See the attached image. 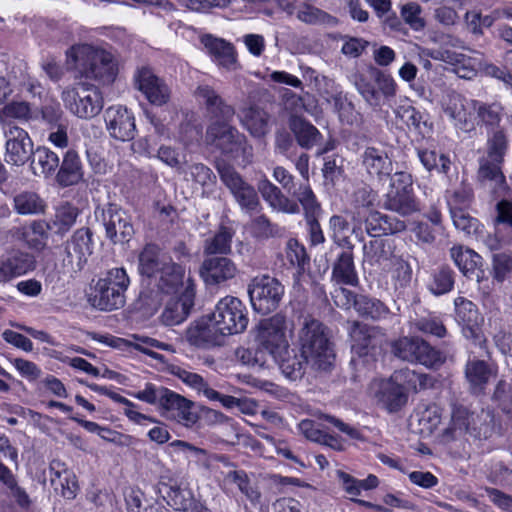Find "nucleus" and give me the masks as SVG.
Segmentation results:
<instances>
[{"label": "nucleus", "instance_id": "nucleus-11", "mask_svg": "<svg viewBox=\"0 0 512 512\" xmlns=\"http://www.w3.org/2000/svg\"><path fill=\"white\" fill-rule=\"evenodd\" d=\"M211 318L216 320L219 329L226 335L242 333L248 325L245 305L233 296L222 298L211 313Z\"/></svg>", "mask_w": 512, "mask_h": 512}, {"label": "nucleus", "instance_id": "nucleus-50", "mask_svg": "<svg viewBox=\"0 0 512 512\" xmlns=\"http://www.w3.org/2000/svg\"><path fill=\"white\" fill-rule=\"evenodd\" d=\"M355 310L360 316L373 320L386 318L389 314V309L383 302L366 295H360V298L356 301Z\"/></svg>", "mask_w": 512, "mask_h": 512}, {"label": "nucleus", "instance_id": "nucleus-35", "mask_svg": "<svg viewBox=\"0 0 512 512\" xmlns=\"http://www.w3.org/2000/svg\"><path fill=\"white\" fill-rule=\"evenodd\" d=\"M240 121L253 137H263L269 132V114L258 106L241 110Z\"/></svg>", "mask_w": 512, "mask_h": 512}, {"label": "nucleus", "instance_id": "nucleus-33", "mask_svg": "<svg viewBox=\"0 0 512 512\" xmlns=\"http://www.w3.org/2000/svg\"><path fill=\"white\" fill-rule=\"evenodd\" d=\"M362 164L369 175L383 180L392 172V162L384 150L367 147L362 155Z\"/></svg>", "mask_w": 512, "mask_h": 512}, {"label": "nucleus", "instance_id": "nucleus-58", "mask_svg": "<svg viewBox=\"0 0 512 512\" xmlns=\"http://www.w3.org/2000/svg\"><path fill=\"white\" fill-rule=\"evenodd\" d=\"M5 258L13 278L23 275L35 267L34 256L27 252L15 251Z\"/></svg>", "mask_w": 512, "mask_h": 512}, {"label": "nucleus", "instance_id": "nucleus-28", "mask_svg": "<svg viewBox=\"0 0 512 512\" xmlns=\"http://www.w3.org/2000/svg\"><path fill=\"white\" fill-rule=\"evenodd\" d=\"M331 280L337 285L357 286L359 278L354 263L353 249L341 251L332 263Z\"/></svg>", "mask_w": 512, "mask_h": 512}, {"label": "nucleus", "instance_id": "nucleus-48", "mask_svg": "<svg viewBox=\"0 0 512 512\" xmlns=\"http://www.w3.org/2000/svg\"><path fill=\"white\" fill-rule=\"evenodd\" d=\"M495 416L492 410L481 409L479 413H471L470 433L478 438L487 439L494 431Z\"/></svg>", "mask_w": 512, "mask_h": 512}, {"label": "nucleus", "instance_id": "nucleus-60", "mask_svg": "<svg viewBox=\"0 0 512 512\" xmlns=\"http://www.w3.org/2000/svg\"><path fill=\"white\" fill-rule=\"evenodd\" d=\"M489 327L497 347L504 354H512V334L501 324L498 317L490 318Z\"/></svg>", "mask_w": 512, "mask_h": 512}, {"label": "nucleus", "instance_id": "nucleus-13", "mask_svg": "<svg viewBox=\"0 0 512 512\" xmlns=\"http://www.w3.org/2000/svg\"><path fill=\"white\" fill-rule=\"evenodd\" d=\"M6 161L7 163L22 166L31 159L33 142L29 134L22 128L7 123L5 128Z\"/></svg>", "mask_w": 512, "mask_h": 512}, {"label": "nucleus", "instance_id": "nucleus-63", "mask_svg": "<svg viewBox=\"0 0 512 512\" xmlns=\"http://www.w3.org/2000/svg\"><path fill=\"white\" fill-rule=\"evenodd\" d=\"M512 271V253L499 252L492 255L493 279L502 283Z\"/></svg>", "mask_w": 512, "mask_h": 512}, {"label": "nucleus", "instance_id": "nucleus-57", "mask_svg": "<svg viewBox=\"0 0 512 512\" xmlns=\"http://www.w3.org/2000/svg\"><path fill=\"white\" fill-rule=\"evenodd\" d=\"M357 91L362 95L365 101L372 107L380 106L379 92L375 87V82L371 79L370 70L368 74H360L355 76L354 81Z\"/></svg>", "mask_w": 512, "mask_h": 512}, {"label": "nucleus", "instance_id": "nucleus-19", "mask_svg": "<svg viewBox=\"0 0 512 512\" xmlns=\"http://www.w3.org/2000/svg\"><path fill=\"white\" fill-rule=\"evenodd\" d=\"M477 182L495 198L505 197L509 191L500 163L479 160Z\"/></svg>", "mask_w": 512, "mask_h": 512}, {"label": "nucleus", "instance_id": "nucleus-4", "mask_svg": "<svg viewBox=\"0 0 512 512\" xmlns=\"http://www.w3.org/2000/svg\"><path fill=\"white\" fill-rule=\"evenodd\" d=\"M64 107L81 119L98 115L103 108V97L95 84L79 82L65 87L61 92Z\"/></svg>", "mask_w": 512, "mask_h": 512}, {"label": "nucleus", "instance_id": "nucleus-38", "mask_svg": "<svg viewBox=\"0 0 512 512\" xmlns=\"http://www.w3.org/2000/svg\"><path fill=\"white\" fill-rule=\"evenodd\" d=\"M446 360L445 355L431 346L427 341L419 337H414L412 348L411 363H419L428 368L436 369Z\"/></svg>", "mask_w": 512, "mask_h": 512}, {"label": "nucleus", "instance_id": "nucleus-24", "mask_svg": "<svg viewBox=\"0 0 512 512\" xmlns=\"http://www.w3.org/2000/svg\"><path fill=\"white\" fill-rule=\"evenodd\" d=\"M136 85L154 105L161 106L169 100L168 87L147 68L138 71Z\"/></svg>", "mask_w": 512, "mask_h": 512}, {"label": "nucleus", "instance_id": "nucleus-53", "mask_svg": "<svg viewBox=\"0 0 512 512\" xmlns=\"http://www.w3.org/2000/svg\"><path fill=\"white\" fill-rule=\"evenodd\" d=\"M507 148L508 141L504 131L497 130L488 139L487 154L480 160L503 164Z\"/></svg>", "mask_w": 512, "mask_h": 512}, {"label": "nucleus", "instance_id": "nucleus-43", "mask_svg": "<svg viewBox=\"0 0 512 512\" xmlns=\"http://www.w3.org/2000/svg\"><path fill=\"white\" fill-rule=\"evenodd\" d=\"M233 237L234 230L232 228L221 226L212 237L205 240L203 246L204 255L207 257L230 253Z\"/></svg>", "mask_w": 512, "mask_h": 512}, {"label": "nucleus", "instance_id": "nucleus-25", "mask_svg": "<svg viewBox=\"0 0 512 512\" xmlns=\"http://www.w3.org/2000/svg\"><path fill=\"white\" fill-rule=\"evenodd\" d=\"M160 407L185 425H191L197 421V414L192 411L193 402L169 389H166Z\"/></svg>", "mask_w": 512, "mask_h": 512}, {"label": "nucleus", "instance_id": "nucleus-12", "mask_svg": "<svg viewBox=\"0 0 512 512\" xmlns=\"http://www.w3.org/2000/svg\"><path fill=\"white\" fill-rule=\"evenodd\" d=\"M92 231L83 227L77 229L64 244V257L62 266L66 272L73 274L80 272L93 252Z\"/></svg>", "mask_w": 512, "mask_h": 512}, {"label": "nucleus", "instance_id": "nucleus-31", "mask_svg": "<svg viewBox=\"0 0 512 512\" xmlns=\"http://www.w3.org/2000/svg\"><path fill=\"white\" fill-rule=\"evenodd\" d=\"M383 207L403 217L420 211V204L413 191L390 189L384 198Z\"/></svg>", "mask_w": 512, "mask_h": 512}, {"label": "nucleus", "instance_id": "nucleus-6", "mask_svg": "<svg viewBox=\"0 0 512 512\" xmlns=\"http://www.w3.org/2000/svg\"><path fill=\"white\" fill-rule=\"evenodd\" d=\"M94 215L96 221L104 227L107 239L114 245L128 243L135 234L130 215L116 204L98 206Z\"/></svg>", "mask_w": 512, "mask_h": 512}, {"label": "nucleus", "instance_id": "nucleus-23", "mask_svg": "<svg viewBox=\"0 0 512 512\" xmlns=\"http://www.w3.org/2000/svg\"><path fill=\"white\" fill-rule=\"evenodd\" d=\"M450 256L465 277L475 279L477 282L485 278L483 259L474 250L462 246H453L450 249Z\"/></svg>", "mask_w": 512, "mask_h": 512}, {"label": "nucleus", "instance_id": "nucleus-45", "mask_svg": "<svg viewBox=\"0 0 512 512\" xmlns=\"http://www.w3.org/2000/svg\"><path fill=\"white\" fill-rule=\"evenodd\" d=\"M454 283V271L448 266H441L431 274L428 289L433 295L440 296L450 292L454 287Z\"/></svg>", "mask_w": 512, "mask_h": 512}, {"label": "nucleus", "instance_id": "nucleus-30", "mask_svg": "<svg viewBox=\"0 0 512 512\" xmlns=\"http://www.w3.org/2000/svg\"><path fill=\"white\" fill-rule=\"evenodd\" d=\"M164 493L167 504L173 509L182 512H199L201 502L195 499L192 491L188 488H182L178 484H164L160 490Z\"/></svg>", "mask_w": 512, "mask_h": 512}, {"label": "nucleus", "instance_id": "nucleus-5", "mask_svg": "<svg viewBox=\"0 0 512 512\" xmlns=\"http://www.w3.org/2000/svg\"><path fill=\"white\" fill-rule=\"evenodd\" d=\"M215 168L221 182L243 211L253 213L259 210L261 203L256 189L243 178L233 165L219 159L215 162Z\"/></svg>", "mask_w": 512, "mask_h": 512}, {"label": "nucleus", "instance_id": "nucleus-44", "mask_svg": "<svg viewBox=\"0 0 512 512\" xmlns=\"http://www.w3.org/2000/svg\"><path fill=\"white\" fill-rule=\"evenodd\" d=\"M470 107L476 112L477 117L484 125L493 128L499 126L504 110L500 103H485L478 100H470Z\"/></svg>", "mask_w": 512, "mask_h": 512}, {"label": "nucleus", "instance_id": "nucleus-9", "mask_svg": "<svg viewBox=\"0 0 512 512\" xmlns=\"http://www.w3.org/2000/svg\"><path fill=\"white\" fill-rule=\"evenodd\" d=\"M286 319L281 314L264 319L259 324L257 336V347L268 361L279 358L283 353L288 352V341L285 335Z\"/></svg>", "mask_w": 512, "mask_h": 512}, {"label": "nucleus", "instance_id": "nucleus-51", "mask_svg": "<svg viewBox=\"0 0 512 512\" xmlns=\"http://www.w3.org/2000/svg\"><path fill=\"white\" fill-rule=\"evenodd\" d=\"M224 481L229 484H234L251 502H258L260 499V492L252 484L247 473L243 470H231L224 476Z\"/></svg>", "mask_w": 512, "mask_h": 512}, {"label": "nucleus", "instance_id": "nucleus-8", "mask_svg": "<svg viewBox=\"0 0 512 512\" xmlns=\"http://www.w3.org/2000/svg\"><path fill=\"white\" fill-rule=\"evenodd\" d=\"M185 269L172 260L162 267L157 275L149 281V285H154L156 291L150 289L141 293V298L150 308L156 310L162 303V295L174 294L183 286Z\"/></svg>", "mask_w": 512, "mask_h": 512}, {"label": "nucleus", "instance_id": "nucleus-21", "mask_svg": "<svg viewBox=\"0 0 512 512\" xmlns=\"http://www.w3.org/2000/svg\"><path fill=\"white\" fill-rule=\"evenodd\" d=\"M237 267L234 262L224 256H207L200 268V275L205 283L220 284L235 277Z\"/></svg>", "mask_w": 512, "mask_h": 512}, {"label": "nucleus", "instance_id": "nucleus-59", "mask_svg": "<svg viewBox=\"0 0 512 512\" xmlns=\"http://www.w3.org/2000/svg\"><path fill=\"white\" fill-rule=\"evenodd\" d=\"M418 157L428 171L435 170L438 173L447 174L450 170V159L444 154L438 155L432 150H419Z\"/></svg>", "mask_w": 512, "mask_h": 512}, {"label": "nucleus", "instance_id": "nucleus-15", "mask_svg": "<svg viewBox=\"0 0 512 512\" xmlns=\"http://www.w3.org/2000/svg\"><path fill=\"white\" fill-rule=\"evenodd\" d=\"M207 139L224 154H234L246 144V137L230 122H212L207 129Z\"/></svg>", "mask_w": 512, "mask_h": 512}, {"label": "nucleus", "instance_id": "nucleus-46", "mask_svg": "<svg viewBox=\"0 0 512 512\" xmlns=\"http://www.w3.org/2000/svg\"><path fill=\"white\" fill-rule=\"evenodd\" d=\"M451 217L455 228L461 231L467 237H478L482 232L483 226L478 219L472 217L468 212L461 208H451Z\"/></svg>", "mask_w": 512, "mask_h": 512}, {"label": "nucleus", "instance_id": "nucleus-49", "mask_svg": "<svg viewBox=\"0 0 512 512\" xmlns=\"http://www.w3.org/2000/svg\"><path fill=\"white\" fill-rule=\"evenodd\" d=\"M377 193L370 187L358 188L353 195V209L349 212L350 219H359L363 213L374 209Z\"/></svg>", "mask_w": 512, "mask_h": 512}, {"label": "nucleus", "instance_id": "nucleus-41", "mask_svg": "<svg viewBox=\"0 0 512 512\" xmlns=\"http://www.w3.org/2000/svg\"><path fill=\"white\" fill-rule=\"evenodd\" d=\"M79 213V209L68 202L59 205L48 222L51 230L55 234L65 235L75 225Z\"/></svg>", "mask_w": 512, "mask_h": 512}, {"label": "nucleus", "instance_id": "nucleus-2", "mask_svg": "<svg viewBox=\"0 0 512 512\" xmlns=\"http://www.w3.org/2000/svg\"><path fill=\"white\" fill-rule=\"evenodd\" d=\"M67 56L73 61L76 77L93 81L99 85L114 82L118 66L114 56L101 48L89 44L72 46Z\"/></svg>", "mask_w": 512, "mask_h": 512}, {"label": "nucleus", "instance_id": "nucleus-55", "mask_svg": "<svg viewBox=\"0 0 512 512\" xmlns=\"http://www.w3.org/2000/svg\"><path fill=\"white\" fill-rule=\"evenodd\" d=\"M454 306L455 319L460 325H476L478 323V309L472 301L459 296L454 300Z\"/></svg>", "mask_w": 512, "mask_h": 512}, {"label": "nucleus", "instance_id": "nucleus-40", "mask_svg": "<svg viewBox=\"0 0 512 512\" xmlns=\"http://www.w3.org/2000/svg\"><path fill=\"white\" fill-rule=\"evenodd\" d=\"M50 224L44 220H34L29 226L22 228L20 239L29 249L42 251L49 237Z\"/></svg>", "mask_w": 512, "mask_h": 512}, {"label": "nucleus", "instance_id": "nucleus-61", "mask_svg": "<svg viewBox=\"0 0 512 512\" xmlns=\"http://www.w3.org/2000/svg\"><path fill=\"white\" fill-rule=\"evenodd\" d=\"M190 179L205 188L216 182V175L203 163H192L183 171Z\"/></svg>", "mask_w": 512, "mask_h": 512}, {"label": "nucleus", "instance_id": "nucleus-64", "mask_svg": "<svg viewBox=\"0 0 512 512\" xmlns=\"http://www.w3.org/2000/svg\"><path fill=\"white\" fill-rule=\"evenodd\" d=\"M386 243L382 239H374L363 245V261L371 266L379 265L388 258Z\"/></svg>", "mask_w": 512, "mask_h": 512}, {"label": "nucleus", "instance_id": "nucleus-32", "mask_svg": "<svg viewBox=\"0 0 512 512\" xmlns=\"http://www.w3.org/2000/svg\"><path fill=\"white\" fill-rule=\"evenodd\" d=\"M468 106H470V101H467L461 94L452 92L448 94L443 109L457 128L468 131L473 126Z\"/></svg>", "mask_w": 512, "mask_h": 512}, {"label": "nucleus", "instance_id": "nucleus-52", "mask_svg": "<svg viewBox=\"0 0 512 512\" xmlns=\"http://www.w3.org/2000/svg\"><path fill=\"white\" fill-rule=\"evenodd\" d=\"M291 193L293 197L296 198L299 207H302L305 216L321 214V205L309 184H300L298 188Z\"/></svg>", "mask_w": 512, "mask_h": 512}, {"label": "nucleus", "instance_id": "nucleus-16", "mask_svg": "<svg viewBox=\"0 0 512 512\" xmlns=\"http://www.w3.org/2000/svg\"><path fill=\"white\" fill-rule=\"evenodd\" d=\"M105 122L111 137L120 141H130L136 134L133 114L121 105L111 106L105 111Z\"/></svg>", "mask_w": 512, "mask_h": 512}, {"label": "nucleus", "instance_id": "nucleus-3", "mask_svg": "<svg viewBox=\"0 0 512 512\" xmlns=\"http://www.w3.org/2000/svg\"><path fill=\"white\" fill-rule=\"evenodd\" d=\"M130 284L126 270L116 267L100 277L91 289L89 303L102 311H112L125 305V292Z\"/></svg>", "mask_w": 512, "mask_h": 512}, {"label": "nucleus", "instance_id": "nucleus-10", "mask_svg": "<svg viewBox=\"0 0 512 512\" xmlns=\"http://www.w3.org/2000/svg\"><path fill=\"white\" fill-rule=\"evenodd\" d=\"M248 293L253 309L268 314L279 306L284 286L270 276L255 277L248 286Z\"/></svg>", "mask_w": 512, "mask_h": 512}, {"label": "nucleus", "instance_id": "nucleus-29", "mask_svg": "<svg viewBox=\"0 0 512 512\" xmlns=\"http://www.w3.org/2000/svg\"><path fill=\"white\" fill-rule=\"evenodd\" d=\"M257 187L263 199L268 202L273 209L288 214H298L300 212L297 202L285 196L281 189L267 178L261 179Z\"/></svg>", "mask_w": 512, "mask_h": 512}, {"label": "nucleus", "instance_id": "nucleus-56", "mask_svg": "<svg viewBox=\"0 0 512 512\" xmlns=\"http://www.w3.org/2000/svg\"><path fill=\"white\" fill-rule=\"evenodd\" d=\"M396 117L400 118L411 129L420 134L425 133L427 122L423 119V114L411 105H401L395 109Z\"/></svg>", "mask_w": 512, "mask_h": 512}, {"label": "nucleus", "instance_id": "nucleus-14", "mask_svg": "<svg viewBox=\"0 0 512 512\" xmlns=\"http://www.w3.org/2000/svg\"><path fill=\"white\" fill-rule=\"evenodd\" d=\"M371 391L376 404L388 413L400 411L408 402V393L391 377L374 380L371 383Z\"/></svg>", "mask_w": 512, "mask_h": 512}, {"label": "nucleus", "instance_id": "nucleus-22", "mask_svg": "<svg viewBox=\"0 0 512 512\" xmlns=\"http://www.w3.org/2000/svg\"><path fill=\"white\" fill-rule=\"evenodd\" d=\"M216 320L211 318V314L207 317L195 322L194 325L187 330V339L190 343L205 347L210 345L221 344L222 338L226 336Z\"/></svg>", "mask_w": 512, "mask_h": 512}, {"label": "nucleus", "instance_id": "nucleus-27", "mask_svg": "<svg viewBox=\"0 0 512 512\" xmlns=\"http://www.w3.org/2000/svg\"><path fill=\"white\" fill-rule=\"evenodd\" d=\"M83 176L84 171L79 154L74 149L67 150L55 174L56 182L61 187L73 186L81 182Z\"/></svg>", "mask_w": 512, "mask_h": 512}, {"label": "nucleus", "instance_id": "nucleus-42", "mask_svg": "<svg viewBox=\"0 0 512 512\" xmlns=\"http://www.w3.org/2000/svg\"><path fill=\"white\" fill-rule=\"evenodd\" d=\"M15 211L22 216L44 214L45 200L34 191H22L13 197Z\"/></svg>", "mask_w": 512, "mask_h": 512}, {"label": "nucleus", "instance_id": "nucleus-36", "mask_svg": "<svg viewBox=\"0 0 512 512\" xmlns=\"http://www.w3.org/2000/svg\"><path fill=\"white\" fill-rule=\"evenodd\" d=\"M59 156L46 146H38L31 156V168L36 176H55L59 167Z\"/></svg>", "mask_w": 512, "mask_h": 512}, {"label": "nucleus", "instance_id": "nucleus-54", "mask_svg": "<svg viewBox=\"0 0 512 512\" xmlns=\"http://www.w3.org/2000/svg\"><path fill=\"white\" fill-rule=\"evenodd\" d=\"M329 226L332 230V239L334 243L340 248L353 249L348 232L350 230V223L342 215H333L329 220Z\"/></svg>", "mask_w": 512, "mask_h": 512}, {"label": "nucleus", "instance_id": "nucleus-37", "mask_svg": "<svg viewBox=\"0 0 512 512\" xmlns=\"http://www.w3.org/2000/svg\"><path fill=\"white\" fill-rule=\"evenodd\" d=\"M170 260L161 254L157 245L147 244L139 254V271L150 281Z\"/></svg>", "mask_w": 512, "mask_h": 512}, {"label": "nucleus", "instance_id": "nucleus-34", "mask_svg": "<svg viewBox=\"0 0 512 512\" xmlns=\"http://www.w3.org/2000/svg\"><path fill=\"white\" fill-rule=\"evenodd\" d=\"M289 128L298 145L304 149H311L320 144L322 135L319 130L306 119L293 116L289 120Z\"/></svg>", "mask_w": 512, "mask_h": 512}, {"label": "nucleus", "instance_id": "nucleus-1", "mask_svg": "<svg viewBox=\"0 0 512 512\" xmlns=\"http://www.w3.org/2000/svg\"><path fill=\"white\" fill-rule=\"evenodd\" d=\"M300 353L288 348L279 358L272 361L277 363L282 373L291 380L301 379L308 367L314 371L328 372L333 367L335 353L329 341L324 325L311 317H305L298 332Z\"/></svg>", "mask_w": 512, "mask_h": 512}, {"label": "nucleus", "instance_id": "nucleus-62", "mask_svg": "<svg viewBox=\"0 0 512 512\" xmlns=\"http://www.w3.org/2000/svg\"><path fill=\"white\" fill-rule=\"evenodd\" d=\"M370 76L377 85L379 96L382 95L388 101L395 97L397 85L389 74L377 68H371Z\"/></svg>", "mask_w": 512, "mask_h": 512}, {"label": "nucleus", "instance_id": "nucleus-20", "mask_svg": "<svg viewBox=\"0 0 512 512\" xmlns=\"http://www.w3.org/2000/svg\"><path fill=\"white\" fill-rule=\"evenodd\" d=\"M188 285L185 291L175 299L167 302L162 314L161 322L166 326H174L182 323L189 315L194 306V285L191 279L187 280Z\"/></svg>", "mask_w": 512, "mask_h": 512}, {"label": "nucleus", "instance_id": "nucleus-7", "mask_svg": "<svg viewBox=\"0 0 512 512\" xmlns=\"http://www.w3.org/2000/svg\"><path fill=\"white\" fill-rule=\"evenodd\" d=\"M347 331L351 341L352 353L359 358L374 360L382 351L386 342L384 330L359 321H347Z\"/></svg>", "mask_w": 512, "mask_h": 512}, {"label": "nucleus", "instance_id": "nucleus-26", "mask_svg": "<svg viewBox=\"0 0 512 512\" xmlns=\"http://www.w3.org/2000/svg\"><path fill=\"white\" fill-rule=\"evenodd\" d=\"M201 43L220 66L227 70H236L238 68L236 52L231 43L212 35H204L201 38Z\"/></svg>", "mask_w": 512, "mask_h": 512}, {"label": "nucleus", "instance_id": "nucleus-47", "mask_svg": "<svg viewBox=\"0 0 512 512\" xmlns=\"http://www.w3.org/2000/svg\"><path fill=\"white\" fill-rule=\"evenodd\" d=\"M296 16L301 22L309 25L335 26L337 24V19L334 16L305 3L299 6Z\"/></svg>", "mask_w": 512, "mask_h": 512}, {"label": "nucleus", "instance_id": "nucleus-17", "mask_svg": "<svg viewBox=\"0 0 512 512\" xmlns=\"http://www.w3.org/2000/svg\"><path fill=\"white\" fill-rule=\"evenodd\" d=\"M497 365L492 361L478 358L469 359L465 365V378L469 384L471 393L480 395L486 390L490 381L496 378Z\"/></svg>", "mask_w": 512, "mask_h": 512}, {"label": "nucleus", "instance_id": "nucleus-39", "mask_svg": "<svg viewBox=\"0 0 512 512\" xmlns=\"http://www.w3.org/2000/svg\"><path fill=\"white\" fill-rule=\"evenodd\" d=\"M50 474L52 485L61 486L62 496L66 499H74L78 490L76 477L65 464L59 460H53L50 463Z\"/></svg>", "mask_w": 512, "mask_h": 512}, {"label": "nucleus", "instance_id": "nucleus-18", "mask_svg": "<svg viewBox=\"0 0 512 512\" xmlns=\"http://www.w3.org/2000/svg\"><path fill=\"white\" fill-rule=\"evenodd\" d=\"M358 222H364L365 232L371 237L393 235L406 229V223L394 216L383 214L375 209L362 214Z\"/></svg>", "mask_w": 512, "mask_h": 512}]
</instances>
